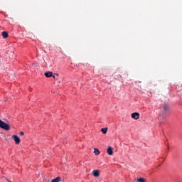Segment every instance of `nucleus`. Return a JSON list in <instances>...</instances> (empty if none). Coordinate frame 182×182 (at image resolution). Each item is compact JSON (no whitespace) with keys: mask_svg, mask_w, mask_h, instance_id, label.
<instances>
[{"mask_svg":"<svg viewBox=\"0 0 182 182\" xmlns=\"http://www.w3.org/2000/svg\"><path fill=\"white\" fill-rule=\"evenodd\" d=\"M0 128L4 129V130H9L11 127H9V125L6 123H5L4 121H1L0 119Z\"/></svg>","mask_w":182,"mask_h":182,"instance_id":"nucleus-1","label":"nucleus"},{"mask_svg":"<svg viewBox=\"0 0 182 182\" xmlns=\"http://www.w3.org/2000/svg\"><path fill=\"white\" fill-rule=\"evenodd\" d=\"M131 117L135 120H139L140 118V114L139 112H134L131 114Z\"/></svg>","mask_w":182,"mask_h":182,"instance_id":"nucleus-2","label":"nucleus"},{"mask_svg":"<svg viewBox=\"0 0 182 182\" xmlns=\"http://www.w3.org/2000/svg\"><path fill=\"white\" fill-rule=\"evenodd\" d=\"M12 137H13L16 144H19V143H21V139H19V136H18L16 135H13Z\"/></svg>","mask_w":182,"mask_h":182,"instance_id":"nucleus-3","label":"nucleus"},{"mask_svg":"<svg viewBox=\"0 0 182 182\" xmlns=\"http://www.w3.org/2000/svg\"><path fill=\"white\" fill-rule=\"evenodd\" d=\"M163 109H164V113H167V112H168V110L170 109V107H168V105L164 104Z\"/></svg>","mask_w":182,"mask_h":182,"instance_id":"nucleus-4","label":"nucleus"},{"mask_svg":"<svg viewBox=\"0 0 182 182\" xmlns=\"http://www.w3.org/2000/svg\"><path fill=\"white\" fill-rule=\"evenodd\" d=\"M107 151V154H109V156L113 155V149L112 148V146H109Z\"/></svg>","mask_w":182,"mask_h":182,"instance_id":"nucleus-5","label":"nucleus"},{"mask_svg":"<svg viewBox=\"0 0 182 182\" xmlns=\"http://www.w3.org/2000/svg\"><path fill=\"white\" fill-rule=\"evenodd\" d=\"M92 175L94 176V177H99V176H100L99 170H94L92 171Z\"/></svg>","mask_w":182,"mask_h":182,"instance_id":"nucleus-6","label":"nucleus"},{"mask_svg":"<svg viewBox=\"0 0 182 182\" xmlns=\"http://www.w3.org/2000/svg\"><path fill=\"white\" fill-rule=\"evenodd\" d=\"M1 36H3L4 39H6V38H8L9 35H8V32L6 31H3L1 33Z\"/></svg>","mask_w":182,"mask_h":182,"instance_id":"nucleus-7","label":"nucleus"},{"mask_svg":"<svg viewBox=\"0 0 182 182\" xmlns=\"http://www.w3.org/2000/svg\"><path fill=\"white\" fill-rule=\"evenodd\" d=\"M94 153H95V156H99V154H100V151L99 150V149L95 148Z\"/></svg>","mask_w":182,"mask_h":182,"instance_id":"nucleus-8","label":"nucleus"},{"mask_svg":"<svg viewBox=\"0 0 182 182\" xmlns=\"http://www.w3.org/2000/svg\"><path fill=\"white\" fill-rule=\"evenodd\" d=\"M44 75L46 77H52L53 73L52 72H47V73H45Z\"/></svg>","mask_w":182,"mask_h":182,"instance_id":"nucleus-9","label":"nucleus"},{"mask_svg":"<svg viewBox=\"0 0 182 182\" xmlns=\"http://www.w3.org/2000/svg\"><path fill=\"white\" fill-rule=\"evenodd\" d=\"M60 181H62V178L60 177H57L55 179H53L51 181V182H60Z\"/></svg>","mask_w":182,"mask_h":182,"instance_id":"nucleus-10","label":"nucleus"},{"mask_svg":"<svg viewBox=\"0 0 182 182\" xmlns=\"http://www.w3.org/2000/svg\"><path fill=\"white\" fill-rule=\"evenodd\" d=\"M101 132L103 133V134H106L107 133V127L102 128Z\"/></svg>","mask_w":182,"mask_h":182,"instance_id":"nucleus-11","label":"nucleus"},{"mask_svg":"<svg viewBox=\"0 0 182 182\" xmlns=\"http://www.w3.org/2000/svg\"><path fill=\"white\" fill-rule=\"evenodd\" d=\"M137 182H146V180L143 178H136Z\"/></svg>","mask_w":182,"mask_h":182,"instance_id":"nucleus-12","label":"nucleus"},{"mask_svg":"<svg viewBox=\"0 0 182 182\" xmlns=\"http://www.w3.org/2000/svg\"><path fill=\"white\" fill-rule=\"evenodd\" d=\"M23 134H24L23 132H20V136H23Z\"/></svg>","mask_w":182,"mask_h":182,"instance_id":"nucleus-13","label":"nucleus"},{"mask_svg":"<svg viewBox=\"0 0 182 182\" xmlns=\"http://www.w3.org/2000/svg\"><path fill=\"white\" fill-rule=\"evenodd\" d=\"M53 79H56V77L54 75H53Z\"/></svg>","mask_w":182,"mask_h":182,"instance_id":"nucleus-14","label":"nucleus"}]
</instances>
